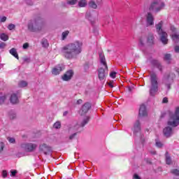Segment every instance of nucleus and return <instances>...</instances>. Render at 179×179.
Instances as JSON below:
<instances>
[{
    "label": "nucleus",
    "instance_id": "obj_1",
    "mask_svg": "<svg viewBox=\"0 0 179 179\" xmlns=\"http://www.w3.org/2000/svg\"><path fill=\"white\" fill-rule=\"evenodd\" d=\"M83 43L80 41H76L66 45L62 49V52L66 59H73L82 52Z\"/></svg>",
    "mask_w": 179,
    "mask_h": 179
},
{
    "label": "nucleus",
    "instance_id": "obj_2",
    "mask_svg": "<svg viewBox=\"0 0 179 179\" xmlns=\"http://www.w3.org/2000/svg\"><path fill=\"white\" fill-rule=\"evenodd\" d=\"M167 127L163 129V134L165 138H170L173 135V127L179 125V106L176 107L174 113L169 114V120L167 122Z\"/></svg>",
    "mask_w": 179,
    "mask_h": 179
},
{
    "label": "nucleus",
    "instance_id": "obj_3",
    "mask_svg": "<svg viewBox=\"0 0 179 179\" xmlns=\"http://www.w3.org/2000/svg\"><path fill=\"white\" fill-rule=\"evenodd\" d=\"M44 26H45V23L43 20V18L40 17H36L29 20L27 24L28 30L31 33L41 31L44 29Z\"/></svg>",
    "mask_w": 179,
    "mask_h": 179
},
{
    "label": "nucleus",
    "instance_id": "obj_4",
    "mask_svg": "<svg viewBox=\"0 0 179 179\" xmlns=\"http://www.w3.org/2000/svg\"><path fill=\"white\" fill-rule=\"evenodd\" d=\"M157 32L159 36V40L164 45H166L169 43V38L167 37L169 35L166 31L163 30V21H160L158 24H155Z\"/></svg>",
    "mask_w": 179,
    "mask_h": 179
},
{
    "label": "nucleus",
    "instance_id": "obj_5",
    "mask_svg": "<svg viewBox=\"0 0 179 179\" xmlns=\"http://www.w3.org/2000/svg\"><path fill=\"white\" fill-rule=\"evenodd\" d=\"M150 96H155V93L159 90V83L157 82V74L152 73L150 75Z\"/></svg>",
    "mask_w": 179,
    "mask_h": 179
},
{
    "label": "nucleus",
    "instance_id": "obj_6",
    "mask_svg": "<svg viewBox=\"0 0 179 179\" xmlns=\"http://www.w3.org/2000/svg\"><path fill=\"white\" fill-rule=\"evenodd\" d=\"M164 3L160 2L157 0H155L149 6V10L150 12H160L163 8H164Z\"/></svg>",
    "mask_w": 179,
    "mask_h": 179
},
{
    "label": "nucleus",
    "instance_id": "obj_7",
    "mask_svg": "<svg viewBox=\"0 0 179 179\" xmlns=\"http://www.w3.org/2000/svg\"><path fill=\"white\" fill-rule=\"evenodd\" d=\"M90 121V116H85L83 119L78 122V124L75 126V129L76 131L79 133L82 132L83 131V127L85 125H87V124H89V122Z\"/></svg>",
    "mask_w": 179,
    "mask_h": 179
},
{
    "label": "nucleus",
    "instance_id": "obj_8",
    "mask_svg": "<svg viewBox=\"0 0 179 179\" xmlns=\"http://www.w3.org/2000/svg\"><path fill=\"white\" fill-rule=\"evenodd\" d=\"M108 75V66H106L105 68L101 67L98 69V78L99 80H106V78H107Z\"/></svg>",
    "mask_w": 179,
    "mask_h": 179
},
{
    "label": "nucleus",
    "instance_id": "obj_9",
    "mask_svg": "<svg viewBox=\"0 0 179 179\" xmlns=\"http://www.w3.org/2000/svg\"><path fill=\"white\" fill-rule=\"evenodd\" d=\"M22 149H24L25 152H34L37 149V145L31 143H25L21 144Z\"/></svg>",
    "mask_w": 179,
    "mask_h": 179
},
{
    "label": "nucleus",
    "instance_id": "obj_10",
    "mask_svg": "<svg viewBox=\"0 0 179 179\" xmlns=\"http://www.w3.org/2000/svg\"><path fill=\"white\" fill-rule=\"evenodd\" d=\"M150 62L152 66L157 68V69H158L161 73H163V65L160 61L156 59H152Z\"/></svg>",
    "mask_w": 179,
    "mask_h": 179
},
{
    "label": "nucleus",
    "instance_id": "obj_11",
    "mask_svg": "<svg viewBox=\"0 0 179 179\" xmlns=\"http://www.w3.org/2000/svg\"><path fill=\"white\" fill-rule=\"evenodd\" d=\"M39 150L41 152H43L45 155H51V152H52L51 147L47 145L45 143L39 146Z\"/></svg>",
    "mask_w": 179,
    "mask_h": 179
},
{
    "label": "nucleus",
    "instance_id": "obj_12",
    "mask_svg": "<svg viewBox=\"0 0 179 179\" xmlns=\"http://www.w3.org/2000/svg\"><path fill=\"white\" fill-rule=\"evenodd\" d=\"M155 24V17L152 13H148L146 15V26L149 27V26H153Z\"/></svg>",
    "mask_w": 179,
    "mask_h": 179
},
{
    "label": "nucleus",
    "instance_id": "obj_13",
    "mask_svg": "<svg viewBox=\"0 0 179 179\" xmlns=\"http://www.w3.org/2000/svg\"><path fill=\"white\" fill-rule=\"evenodd\" d=\"M90 108H92V103L89 102H86L85 103H84L80 109L81 115H85V114H87Z\"/></svg>",
    "mask_w": 179,
    "mask_h": 179
},
{
    "label": "nucleus",
    "instance_id": "obj_14",
    "mask_svg": "<svg viewBox=\"0 0 179 179\" xmlns=\"http://www.w3.org/2000/svg\"><path fill=\"white\" fill-rule=\"evenodd\" d=\"M20 96V94L19 92H17L16 94H12L10 96V103H11V104H18Z\"/></svg>",
    "mask_w": 179,
    "mask_h": 179
},
{
    "label": "nucleus",
    "instance_id": "obj_15",
    "mask_svg": "<svg viewBox=\"0 0 179 179\" xmlns=\"http://www.w3.org/2000/svg\"><path fill=\"white\" fill-rule=\"evenodd\" d=\"M73 76V70H69L66 72L65 74H64L62 76V79L64 80L65 82H68V80H71L72 79V77Z\"/></svg>",
    "mask_w": 179,
    "mask_h": 179
},
{
    "label": "nucleus",
    "instance_id": "obj_16",
    "mask_svg": "<svg viewBox=\"0 0 179 179\" xmlns=\"http://www.w3.org/2000/svg\"><path fill=\"white\" fill-rule=\"evenodd\" d=\"M141 121H139V120H137L134 124L132 131L134 134L136 135L138 133L141 131Z\"/></svg>",
    "mask_w": 179,
    "mask_h": 179
},
{
    "label": "nucleus",
    "instance_id": "obj_17",
    "mask_svg": "<svg viewBox=\"0 0 179 179\" xmlns=\"http://www.w3.org/2000/svg\"><path fill=\"white\" fill-rule=\"evenodd\" d=\"M62 71H64V65L59 64L52 69V75H59Z\"/></svg>",
    "mask_w": 179,
    "mask_h": 179
},
{
    "label": "nucleus",
    "instance_id": "obj_18",
    "mask_svg": "<svg viewBox=\"0 0 179 179\" xmlns=\"http://www.w3.org/2000/svg\"><path fill=\"white\" fill-rule=\"evenodd\" d=\"M174 80L173 78H170V76H168L167 78H164V83L165 86H166L168 90H170L171 89V85H173V83Z\"/></svg>",
    "mask_w": 179,
    "mask_h": 179
},
{
    "label": "nucleus",
    "instance_id": "obj_19",
    "mask_svg": "<svg viewBox=\"0 0 179 179\" xmlns=\"http://www.w3.org/2000/svg\"><path fill=\"white\" fill-rule=\"evenodd\" d=\"M146 115H148L146 106H145V104H142L139 108L138 117H146Z\"/></svg>",
    "mask_w": 179,
    "mask_h": 179
},
{
    "label": "nucleus",
    "instance_id": "obj_20",
    "mask_svg": "<svg viewBox=\"0 0 179 179\" xmlns=\"http://www.w3.org/2000/svg\"><path fill=\"white\" fill-rule=\"evenodd\" d=\"M147 43L148 45H153L155 44V36L153 34H149L147 37Z\"/></svg>",
    "mask_w": 179,
    "mask_h": 179
},
{
    "label": "nucleus",
    "instance_id": "obj_21",
    "mask_svg": "<svg viewBox=\"0 0 179 179\" xmlns=\"http://www.w3.org/2000/svg\"><path fill=\"white\" fill-rule=\"evenodd\" d=\"M90 68H94L93 67V61L90 60L88 62H86L84 64V70L85 72H87L89 71Z\"/></svg>",
    "mask_w": 179,
    "mask_h": 179
},
{
    "label": "nucleus",
    "instance_id": "obj_22",
    "mask_svg": "<svg viewBox=\"0 0 179 179\" xmlns=\"http://www.w3.org/2000/svg\"><path fill=\"white\" fill-rule=\"evenodd\" d=\"M10 54L13 55V57H15V58H17L19 59V55L17 54V51L16 50V48H13L9 50Z\"/></svg>",
    "mask_w": 179,
    "mask_h": 179
},
{
    "label": "nucleus",
    "instance_id": "obj_23",
    "mask_svg": "<svg viewBox=\"0 0 179 179\" xmlns=\"http://www.w3.org/2000/svg\"><path fill=\"white\" fill-rule=\"evenodd\" d=\"M165 157H166V164L170 166V164H171V163H172V161H171V157H170V155L169 154L168 152H166Z\"/></svg>",
    "mask_w": 179,
    "mask_h": 179
},
{
    "label": "nucleus",
    "instance_id": "obj_24",
    "mask_svg": "<svg viewBox=\"0 0 179 179\" xmlns=\"http://www.w3.org/2000/svg\"><path fill=\"white\" fill-rule=\"evenodd\" d=\"M99 58H100L101 64H102L105 66V68H106V66H108L107 62H106V57H104V55L102 54H100Z\"/></svg>",
    "mask_w": 179,
    "mask_h": 179
},
{
    "label": "nucleus",
    "instance_id": "obj_25",
    "mask_svg": "<svg viewBox=\"0 0 179 179\" xmlns=\"http://www.w3.org/2000/svg\"><path fill=\"white\" fill-rule=\"evenodd\" d=\"M8 117L10 120H15L16 118V112L15 110H10L8 112Z\"/></svg>",
    "mask_w": 179,
    "mask_h": 179
},
{
    "label": "nucleus",
    "instance_id": "obj_26",
    "mask_svg": "<svg viewBox=\"0 0 179 179\" xmlns=\"http://www.w3.org/2000/svg\"><path fill=\"white\" fill-rule=\"evenodd\" d=\"M78 6L79 8H85V6H87V1L86 0H81L78 2Z\"/></svg>",
    "mask_w": 179,
    "mask_h": 179
},
{
    "label": "nucleus",
    "instance_id": "obj_27",
    "mask_svg": "<svg viewBox=\"0 0 179 179\" xmlns=\"http://www.w3.org/2000/svg\"><path fill=\"white\" fill-rule=\"evenodd\" d=\"M90 8L92 9H97V4L94 1H90L88 3Z\"/></svg>",
    "mask_w": 179,
    "mask_h": 179
},
{
    "label": "nucleus",
    "instance_id": "obj_28",
    "mask_svg": "<svg viewBox=\"0 0 179 179\" xmlns=\"http://www.w3.org/2000/svg\"><path fill=\"white\" fill-rule=\"evenodd\" d=\"M0 38L1 40H3V41H8V40H9V36L6 34H1Z\"/></svg>",
    "mask_w": 179,
    "mask_h": 179
},
{
    "label": "nucleus",
    "instance_id": "obj_29",
    "mask_svg": "<svg viewBox=\"0 0 179 179\" xmlns=\"http://www.w3.org/2000/svg\"><path fill=\"white\" fill-rule=\"evenodd\" d=\"M41 44H42V47H43L44 48H48L49 45L48 41L45 38L42 39Z\"/></svg>",
    "mask_w": 179,
    "mask_h": 179
},
{
    "label": "nucleus",
    "instance_id": "obj_30",
    "mask_svg": "<svg viewBox=\"0 0 179 179\" xmlns=\"http://www.w3.org/2000/svg\"><path fill=\"white\" fill-rule=\"evenodd\" d=\"M164 61H167L168 64H170V61H171V54H166L164 57Z\"/></svg>",
    "mask_w": 179,
    "mask_h": 179
},
{
    "label": "nucleus",
    "instance_id": "obj_31",
    "mask_svg": "<svg viewBox=\"0 0 179 179\" xmlns=\"http://www.w3.org/2000/svg\"><path fill=\"white\" fill-rule=\"evenodd\" d=\"M19 87H26L27 86V82L22 80L18 83Z\"/></svg>",
    "mask_w": 179,
    "mask_h": 179
},
{
    "label": "nucleus",
    "instance_id": "obj_32",
    "mask_svg": "<svg viewBox=\"0 0 179 179\" xmlns=\"http://www.w3.org/2000/svg\"><path fill=\"white\" fill-rule=\"evenodd\" d=\"M68 34H69V31H65L62 34V40H65L66 37H68Z\"/></svg>",
    "mask_w": 179,
    "mask_h": 179
},
{
    "label": "nucleus",
    "instance_id": "obj_33",
    "mask_svg": "<svg viewBox=\"0 0 179 179\" xmlns=\"http://www.w3.org/2000/svg\"><path fill=\"white\" fill-rule=\"evenodd\" d=\"M54 128H55V129H59V128H61V122H56L54 124H53Z\"/></svg>",
    "mask_w": 179,
    "mask_h": 179
},
{
    "label": "nucleus",
    "instance_id": "obj_34",
    "mask_svg": "<svg viewBox=\"0 0 179 179\" xmlns=\"http://www.w3.org/2000/svg\"><path fill=\"white\" fill-rule=\"evenodd\" d=\"M5 100H6V95L0 96V106L1 104H3V103H5Z\"/></svg>",
    "mask_w": 179,
    "mask_h": 179
},
{
    "label": "nucleus",
    "instance_id": "obj_35",
    "mask_svg": "<svg viewBox=\"0 0 179 179\" xmlns=\"http://www.w3.org/2000/svg\"><path fill=\"white\" fill-rule=\"evenodd\" d=\"M68 5H76L78 0H69L67 1Z\"/></svg>",
    "mask_w": 179,
    "mask_h": 179
},
{
    "label": "nucleus",
    "instance_id": "obj_36",
    "mask_svg": "<svg viewBox=\"0 0 179 179\" xmlns=\"http://www.w3.org/2000/svg\"><path fill=\"white\" fill-rule=\"evenodd\" d=\"M171 38L174 41L175 40H179V34H173L171 35Z\"/></svg>",
    "mask_w": 179,
    "mask_h": 179
},
{
    "label": "nucleus",
    "instance_id": "obj_37",
    "mask_svg": "<svg viewBox=\"0 0 179 179\" xmlns=\"http://www.w3.org/2000/svg\"><path fill=\"white\" fill-rule=\"evenodd\" d=\"M155 145L157 146V148H163V143H162V142L157 141V140H155Z\"/></svg>",
    "mask_w": 179,
    "mask_h": 179
},
{
    "label": "nucleus",
    "instance_id": "obj_38",
    "mask_svg": "<svg viewBox=\"0 0 179 179\" xmlns=\"http://www.w3.org/2000/svg\"><path fill=\"white\" fill-rule=\"evenodd\" d=\"M16 28V25L13 24H9L8 26V30H14V29Z\"/></svg>",
    "mask_w": 179,
    "mask_h": 179
},
{
    "label": "nucleus",
    "instance_id": "obj_39",
    "mask_svg": "<svg viewBox=\"0 0 179 179\" xmlns=\"http://www.w3.org/2000/svg\"><path fill=\"white\" fill-rule=\"evenodd\" d=\"M10 177H16V173H17V170H11L10 171Z\"/></svg>",
    "mask_w": 179,
    "mask_h": 179
},
{
    "label": "nucleus",
    "instance_id": "obj_40",
    "mask_svg": "<svg viewBox=\"0 0 179 179\" xmlns=\"http://www.w3.org/2000/svg\"><path fill=\"white\" fill-rule=\"evenodd\" d=\"M171 173L174 174V176H179V170L178 169H173Z\"/></svg>",
    "mask_w": 179,
    "mask_h": 179
},
{
    "label": "nucleus",
    "instance_id": "obj_41",
    "mask_svg": "<svg viewBox=\"0 0 179 179\" xmlns=\"http://www.w3.org/2000/svg\"><path fill=\"white\" fill-rule=\"evenodd\" d=\"M117 76V72L113 71L110 73V77L112 78L113 79H115Z\"/></svg>",
    "mask_w": 179,
    "mask_h": 179
},
{
    "label": "nucleus",
    "instance_id": "obj_42",
    "mask_svg": "<svg viewBox=\"0 0 179 179\" xmlns=\"http://www.w3.org/2000/svg\"><path fill=\"white\" fill-rule=\"evenodd\" d=\"M76 135H78V133H73V134H71L69 137V139L70 141H72L73 139H75V136H76Z\"/></svg>",
    "mask_w": 179,
    "mask_h": 179
},
{
    "label": "nucleus",
    "instance_id": "obj_43",
    "mask_svg": "<svg viewBox=\"0 0 179 179\" xmlns=\"http://www.w3.org/2000/svg\"><path fill=\"white\" fill-rule=\"evenodd\" d=\"M3 148H5V144L3 142H0V153L3 151Z\"/></svg>",
    "mask_w": 179,
    "mask_h": 179
},
{
    "label": "nucleus",
    "instance_id": "obj_44",
    "mask_svg": "<svg viewBox=\"0 0 179 179\" xmlns=\"http://www.w3.org/2000/svg\"><path fill=\"white\" fill-rule=\"evenodd\" d=\"M8 142L10 143H16V140L15 138H8Z\"/></svg>",
    "mask_w": 179,
    "mask_h": 179
},
{
    "label": "nucleus",
    "instance_id": "obj_45",
    "mask_svg": "<svg viewBox=\"0 0 179 179\" xmlns=\"http://www.w3.org/2000/svg\"><path fill=\"white\" fill-rule=\"evenodd\" d=\"M2 176H3V178H6V177H8V171H2Z\"/></svg>",
    "mask_w": 179,
    "mask_h": 179
},
{
    "label": "nucleus",
    "instance_id": "obj_46",
    "mask_svg": "<svg viewBox=\"0 0 179 179\" xmlns=\"http://www.w3.org/2000/svg\"><path fill=\"white\" fill-rule=\"evenodd\" d=\"M171 31L172 33H176L177 32V29L176 28L175 26H171Z\"/></svg>",
    "mask_w": 179,
    "mask_h": 179
},
{
    "label": "nucleus",
    "instance_id": "obj_47",
    "mask_svg": "<svg viewBox=\"0 0 179 179\" xmlns=\"http://www.w3.org/2000/svg\"><path fill=\"white\" fill-rule=\"evenodd\" d=\"M22 48L24 50H27V48H29V43H24L23 45H22Z\"/></svg>",
    "mask_w": 179,
    "mask_h": 179
},
{
    "label": "nucleus",
    "instance_id": "obj_48",
    "mask_svg": "<svg viewBox=\"0 0 179 179\" xmlns=\"http://www.w3.org/2000/svg\"><path fill=\"white\" fill-rule=\"evenodd\" d=\"M26 3L29 5V6H33V1L31 0H26Z\"/></svg>",
    "mask_w": 179,
    "mask_h": 179
},
{
    "label": "nucleus",
    "instance_id": "obj_49",
    "mask_svg": "<svg viewBox=\"0 0 179 179\" xmlns=\"http://www.w3.org/2000/svg\"><path fill=\"white\" fill-rule=\"evenodd\" d=\"M23 61H24V62H27V64H29L30 62V58L24 57Z\"/></svg>",
    "mask_w": 179,
    "mask_h": 179
},
{
    "label": "nucleus",
    "instance_id": "obj_50",
    "mask_svg": "<svg viewBox=\"0 0 179 179\" xmlns=\"http://www.w3.org/2000/svg\"><path fill=\"white\" fill-rule=\"evenodd\" d=\"M162 103H169V98L164 97V98L163 99V100H162Z\"/></svg>",
    "mask_w": 179,
    "mask_h": 179
},
{
    "label": "nucleus",
    "instance_id": "obj_51",
    "mask_svg": "<svg viewBox=\"0 0 179 179\" xmlns=\"http://www.w3.org/2000/svg\"><path fill=\"white\" fill-rule=\"evenodd\" d=\"M139 44L141 47H143V45H145V43H143V40H142V38L139 39Z\"/></svg>",
    "mask_w": 179,
    "mask_h": 179
},
{
    "label": "nucleus",
    "instance_id": "obj_52",
    "mask_svg": "<svg viewBox=\"0 0 179 179\" xmlns=\"http://www.w3.org/2000/svg\"><path fill=\"white\" fill-rule=\"evenodd\" d=\"M6 46V44H5V43H0V48H5Z\"/></svg>",
    "mask_w": 179,
    "mask_h": 179
},
{
    "label": "nucleus",
    "instance_id": "obj_53",
    "mask_svg": "<svg viewBox=\"0 0 179 179\" xmlns=\"http://www.w3.org/2000/svg\"><path fill=\"white\" fill-rule=\"evenodd\" d=\"M1 22H6V17L3 16L1 18Z\"/></svg>",
    "mask_w": 179,
    "mask_h": 179
},
{
    "label": "nucleus",
    "instance_id": "obj_54",
    "mask_svg": "<svg viewBox=\"0 0 179 179\" xmlns=\"http://www.w3.org/2000/svg\"><path fill=\"white\" fill-rule=\"evenodd\" d=\"M83 103V101L82 99H78L76 101V104H82Z\"/></svg>",
    "mask_w": 179,
    "mask_h": 179
},
{
    "label": "nucleus",
    "instance_id": "obj_55",
    "mask_svg": "<svg viewBox=\"0 0 179 179\" xmlns=\"http://www.w3.org/2000/svg\"><path fill=\"white\" fill-rule=\"evenodd\" d=\"M134 178H135V179H141V178L139 177V175H138V174H136V173H135V174L134 175Z\"/></svg>",
    "mask_w": 179,
    "mask_h": 179
},
{
    "label": "nucleus",
    "instance_id": "obj_56",
    "mask_svg": "<svg viewBox=\"0 0 179 179\" xmlns=\"http://www.w3.org/2000/svg\"><path fill=\"white\" fill-rule=\"evenodd\" d=\"M175 52H179V46L178 45H176L175 46Z\"/></svg>",
    "mask_w": 179,
    "mask_h": 179
},
{
    "label": "nucleus",
    "instance_id": "obj_57",
    "mask_svg": "<svg viewBox=\"0 0 179 179\" xmlns=\"http://www.w3.org/2000/svg\"><path fill=\"white\" fill-rule=\"evenodd\" d=\"M103 2V0H96V3L98 5H101V3Z\"/></svg>",
    "mask_w": 179,
    "mask_h": 179
},
{
    "label": "nucleus",
    "instance_id": "obj_58",
    "mask_svg": "<svg viewBox=\"0 0 179 179\" xmlns=\"http://www.w3.org/2000/svg\"><path fill=\"white\" fill-rule=\"evenodd\" d=\"M107 84H108L110 87H114V85H113V83L109 82V83H107Z\"/></svg>",
    "mask_w": 179,
    "mask_h": 179
},
{
    "label": "nucleus",
    "instance_id": "obj_59",
    "mask_svg": "<svg viewBox=\"0 0 179 179\" xmlns=\"http://www.w3.org/2000/svg\"><path fill=\"white\" fill-rule=\"evenodd\" d=\"M127 90L129 93H131V92H132V87H128Z\"/></svg>",
    "mask_w": 179,
    "mask_h": 179
},
{
    "label": "nucleus",
    "instance_id": "obj_60",
    "mask_svg": "<svg viewBox=\"0 0 179 179\" xmlns=\"http://www.w3.org/2000/svg\"><path fill=\"white\" fill-rule=\"evenodd\" d=\"M86 17H90V12L86 13Z\"/></svg>",
    "mask_w": 179,
    "mask_h": 179
},
{
    "label": "nucleus",
    "instance_id": "obj_61",
    "mask_svg": "<svg viewBox=\"0 0 179 179\" xmlns=\"http://www.w3.org/2000/svg\"><path fill=\"white\" fill-rule=\"evenodd\" d=\"M63 115L64 117H65L66 115H68V111L64 112Z\"/></svg>",
    "mask_w": 179,
    "mask_h": 179
},
{
    "label": "nucleus",
    "instance_id": "obj_62",
    "mask_svg": "<svg viewBox=\"0 0 179 179\" xmlns=\"http://www.w3.org/2000/svg\"><path fill=\"white\" fill-rule=\"evenodd\" d=\"M150 153L151 155H156V151H151Z\"/></svg>",
    "mask_w": 179,
    "mask_h": 179
},
{
    "label": "nucleus",
    "instance_id": "obj_63",
    "mask_svg": "<svg viewBox=\"0 0 179 179\" xmlns=\"http://www.w3.org/2000/svg\"><path fill=\"white\" fill-rule=\"evenodd\" d=\"M68 179H72V178H68Z\"/></svg>",
    "mask_w": 179,
    "mask_h": 179
}]
</instances>
